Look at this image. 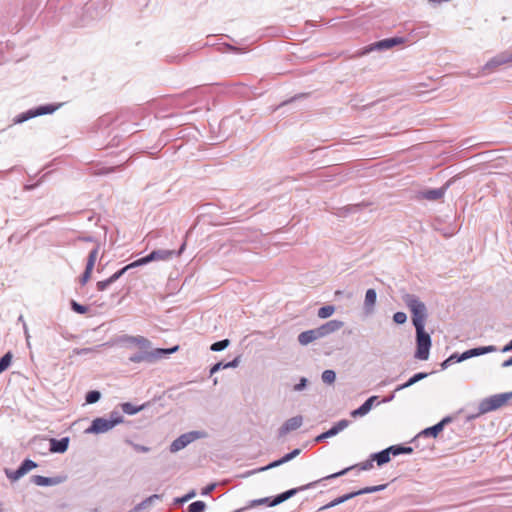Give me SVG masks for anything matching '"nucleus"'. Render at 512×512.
Here are the masks:
<instances>
[{"label": "nucleus", "instance_id": "obj_1", "mask_svg": "<svg viewBox=\"0 0 512 512\" xmlns=\"http://www.w3.org/2000/svg\"><path fill=\"white\" fill-rule=\"evenodd\" d=\"M403 301L412 314V323L415 329L425 328V321L427 319L425 303L418 296L409 293L403 296Z\"/></svg>", "mask_w": 512, "mask_h": 512}, {"label": "nucleus", "instance_id": "obj_2", "mask_svg": "<svg viewBox=\"0 0 512 512\" xmlns=\"http://www.w3.org/2000/svg\"><path fill=\"white\" fill-rule=\"evenodd\" d=\"M177 348V346L172 349L157 348L154 350H151V348H139V351L137 353L132 354L128 359L130 362L133 363H153L157 359L161 358L163 355L173 352Z\"/></svg>", "mask_w": 512, "mask_h": 512}, {"label": "nucleus", "instance_id": "obj_3", "mask_svg": "<svg viewBox=\"0 0 512 512\" xmlns=\"http://www.w3.org/2000/svg\"><path fill=\"white\" fill-rule=\"evenodd\" d=\"M186 246V243L184 242L178 251L176 250H170V249H158L153 250L151 253L146 255L145 257H142L138 260H136V264L138 266H142L145 264H148L152 261H168L172 259L173 257L179 256L182 254Z\"/></svg>", "mask_w": 512, "mask_h": 512}, {"label": "nucleus", "instance_id": "obj_4", "mask_svg": "<svg viewBox=\"0 0 512 512\" xmlns=\"http://www.w3.org/2000/svg\"><path fill=\"white\" fill-rule=\"evenodd\" d=\"M512 399V391L500 394H494L490 397L484 398L479 403V414H486L488 412L497 410L505 405Z\"/></svg>", "mask_w": 512, "mask_h": 512}, {"label": "nucleus", "instance_id": "obj_5", "mask_svg": "<svg viewBox=\"0 0 512 512\" xmlns=\"http://www.w3.org/2000/svg\"><path fill=\"white\" fill-rule=\"evenodd\" d=\"M386 487H387V484H381V485H377V486L365 487L360 490H357V491H354V492H351L348 494H344V495L332 500L331 502L325 504L324 506L320 507L319 511L330 509L332 507L342 504V503H344L356 496H359V495L383 491L384 489H386Z\"/></svg>", "mask_w": 512, "mask_h": 512}, {"label": "nucleus", "instance_id": "obj_6", "mask_svg": "<svg viewBox=\"0 0 512 512\" xmlns=\"http://www.w3.org/2000/svg\"><path fill=\"white\" fill-rule=\"evenodd\" d=\"M416 330V352L414 357L419 360H427L432 345L431 336L425 331V328Z\"/></svg>", "mask_w": 512, "mask_h": 512}, {"label": "nucleus", "instance_id": "obj_7", "mask_svg": "<svg viewBox=\"0 0 512 512\" xmlns=\"http://www.w3.org/2000/svg\"><path fill=\"white\" fill-rule=\"evenodd\" d=\"M204 436L203 432L200 431H190L187 433H184L180 435L178 438H176L169 447V450L171 453H176L182 449H184L186 446H188L193 441L201 438Z\"/></svg>", "mask_w": 512, "mask_h": 512}, {"label": "nucleus", "instance_id": "obj_8", "mask_svg": "<svg viewBox=\"0 0 512 512\" xmlns=\"http://www.w3.org/2000/svg\"><path fill=\"white\" fill-rule=\"evenodd\" d=\"M510 62H512V50L511 51H504V52H501V53L497 54L493 58H491L482 67V71L484 73H491L496 68H498V67H500V66H502L504 64L510 63Z\"/></svg>", "mask_w": 512, "mask_h": 512}, {"label": "nucleus", "instance_id": "obj_9", "mask_svg": "<svg viewBox=\"0 0 512 512\" xmlns=\"http://www.w3.org/2000/svg\"><path fill=\"white\" fill-rule=\"evenodd\" d=\"M116 421H110L109 419L98 417L95 418L91 425L85 430L87 434H100L105 433L114 428L117 425Z\"/></svg>", "mask_w": 512, "mask_h": 512}, {"label": "nucleus", "instance_id": "obj_10", "mask_svg": "<svg viewBox=\"0 0 512 512\" xmlns=\"http://www.w3.org/2000/svg\"><path fill=\"white\" fill-rule=\"evenodd\" d=\"M403 43H405V38H403V37H392V38L382 39L380 41H377V42L369 45L366 48L365 53L374 51V50H377V51L388 50L390 48H393V47L403 44Z\"/></svg>", "mask_w": 512, "mask_h": 512}, {"label": "nucleus", "instance_id": "obj_11", "mask_svg": "<svg viewBox=\"0 0 512 512\" xmlns=\"http://www.w3.org/2000/svg\"><path fill=\"white\" fill-rule=\"evenodd\" d=\"M303 424V417L301 415L294 416L286 420L283 425L278 429V437L282 438L289 432L300 428Z\"/></svg>", "mask_w": 512, "mask_h": 512}, {"label": "nucleus", "instance_id": "obj_12", "mask_svg": "<svg viewBox=\"0 0 512 512\" xmlns=\"http://www.w3.org/2000/svg\"><path fill=\"white\" fill-rule=\"evenodd\" d=\"M119 341L127 346L135 345L138 348H151V342L143 336L123 335Z\"/></svg>", "mask_w": 512, "mask_h": 512}, {"label": "nucleus", "instance_id": "obj_13", "mask_svg": "<svg viewBox=\"0 0 512 512\" xmlns=\"http://www.w3.org/2000/svg\"><path fill=\"white\" fill-rule=\"evenodd\" d=\"M344 326V322L341 321V320H330L324 324H322L321 326L317 327V332L319 334V336H321V338L329 335V334H332L338 330H340L342 327Z\"/></svg>", "mask_w": 512, "mask_h": 512}, {"label": "nucleus", "instance_id": "obj_14", "mask_svg": "<svg viewBox=\"0 0 512 512\" xmlns=\"http://www.w3.org/2000/svg\"><path fill=\"white\" fill-rule=\"evenodd\" d=\"M373 462L374 460H372V458L370 457L368 460L362 462V463H359V464H355V465H352L350 467H347L339 472H336V473H333L331 475H328L326 477H323L322 480H327V479H333V478H337V477H340L342 475H345L348 471L352 470V469H355V468H358L359 470H363V471H366V470H370L372 467H373Z\"/></svg>", "mask_w": 512, "mask_h": 512}, {"label": "nucleus", "instance_id": "obj_15", "mask_svg": "<svg viewBox=\"0 0 512 512\" xmlns=\"http://www.w3.org/2000/svg\"><path fill=\"white\" fill-rule=\"evenodd\" d=\"M66 477L64 476H56V477H45L41 475H33L31 477V482L37 486H54L64 482Z\"/></svg>", "mask_w": 512, "mask_h": 512}, {"label": "nucleus", "instance_id": "obj_16", "mask_svg": "<svg viewBox=\"0 0 512 512\" xmlns=\"http://www.w3.org/2000/svg\"><path fill=\"white\" fill-rule=\"evenodd\" d=\"M378 400V396L369 397L362 405H360L357 409L351 411L350 415L353 418L363 417L370 412L373 407V404Z\"/></svg>", "mask_w": 512, "mask_h": 512}, {"label": "nucleus", "instance_id": "obj_17", "mask_svg": "<svg viewBox=\"0 0 512 512\" xmlns=\"http://www.w3.org/2000/svg\"><path fill=\"white\" fill-rule=\"evenodd\" d=\"M69 437H63L61 439H50V451L53 453H64L67 451L69 446Z\"/></svg>", "mask_w": 512, "mask_h": 512}, {"label": "nucleus", "instance_id": "obj_18", "mask_svg": "<svg viewBox=\"0 0 512 512\" xmlns=\"http://www.w3.org/2000/svg\"><path fill=\"white\" fill-rule=\"evenodd\" d=\"M449 185H450V182H447L445 185H443L440 188L426 190L423 192V197L430 201L439 200L444 196Z\"/></svg>", "mask_w": 512, "mask_h": 512}, {"label": "nucleus", "instance_id": "obj_19", "mask_svg": "<svg viewBox=\"0 0 512 512\" xmlns=\"http://www.w3.org/2000/svg\"><path fill=\"white\" fill-rule=\"evenodd\" d=\"M320 338H321V336H319L317 329L315 328V329H310V330L301 332L298 335V342L301 345L306 346V345L310 344L311 342H313L317 339H320Z\"/></svg>", "mask_w": 512, "mask_h": 512}, {"label": "nucleus", "instance_id": "obj_20", "mask_svg": "<svg viewBox=\"0 0 512 512\" xmlns=\"http://www.w3.org/2000/svg\"><path fill=\"white\" fill-rule=\"evenodd\" d=\"M377 300V293L375 289H368L365 294L364 300V310L367 314H370L374 311V306Z\"/></svg>", "mask_w": 512, "mask_h": 512}, {"label": "nucleus", "instance_id": "obj_21", "mask_svg": "<svg viewBox=\"0 0 512 512\" xmlns=\"http://www.w3.org/2000/svg\"><path fill=\"white\" fill-rule=\"evenodd\" d=\"M428 375L429 374L426 372H418V373L414 374L412 377H410L405 383L397 386L395 391H401L403 389H406V388L414 385L415 383L425 379L426 377H428Z\"/></svg>", "mask_w": 512, "mask_h": 512}, {"label": "nucleus", "instance_id": "obj_22", "mask_svg": "<svg viewBox=\"0 0 512 512\" xmlns=\"http://www.w3.org/2000/svg\"><path fill=\"white\" fill-rule=\"evenodd\" d=\"M320 481H322V479L310 482V483H308L306 485H302V486L297 487V488L289 489V490H287V491H285L283 493H284L286 499L288 500L291 497L295 496L300 491L308 490L310 488L315 487Z\"/></svg>", "mask_w": 512, "mask_h": 512}, {"label": "nucleus", "instance_id": "obj_23", "mask_svg": "<svg viewBox=\"0 0 512 512\" xmlns=\"http://www.w3.org/2000/svg\"><path fill=\"white\" fill-rule=\"evenodd\" d=\"M371 458L377 463L378 466H382L388 463L391 459L387 448L371 454Z\"/></svg>", "mask_w": 512, "mask_h": 512}, {"label": "nucleus", "instance_id": "obj_24", "mask_svg": "<svg viewBox=\"0 0 512 512\" xmlns=\"http://www.w3.org/2000/svg\"><path fill=\"white\" fill-rule=\"evenodd\" d=\"M387 449L389 454L393 456H398L401 454H411L413 452L412 447L404 446L401 444L389 446Z\"/></svg>", "mask_w": 512, "mask_h": 512}, {"label": "nucleus", "instance_id": "obj_25", "mask_svg": "<svg viewBox=\"0 0 512 512\" xmlns=\"http://www.w3.org/2000/svg\"><path fill=\"white\" fill-rule=\"evenodd\" d=\"M60 105H53V104H47V105H41L36 108H33L35 112V116H42L46 114H52L54 111L58 109Z\"/></svg>", "mask_w": 512, "mask_h": 512}, {"label": "nucleus", "instance_id": "obj_26", "mask_svg": "<svg viewBox=\"0 0 512 512\" xmlns=\"http://www.w3.org/2000/svg\"><path fill=\"white\" fill-rule=\"evenodd\" d=\"M442 431H443V430H442V428H441V427H440V425L437 423V424H435V425H433V426H431V427H428V428H425L424 430H422V431L418 434L417 438L422 437V436H424V437L431 436V437H434V438H435V437H437V436H438V434H439L440 432H442Z\"/></svg>", "mask_w": 512, "mask_h": 512}, {"label": "nucleus", "instance_id": "obj_27", "mask_svg": "<svg viewBox=\"0 0 512 512\" xmlns=\"http://www.w3.org/2000/svg\"><path fill=\"white\" fill-rule=\"evenodd\" d=\"M145 406H146L145 404L140 405V406H135L130 402H125V403L121 404V409L125 414L134 415V414L140 412L141 410H143L145 408Z\"/></svg>", "mask_w": 512, "mask_h": 512}, {"label": "nucleus", "instance_id": "obj_28", "mask_svg": "<svg viewBox=\"0 0 512 512\" xmlns=\"http://www.w3.org/2000/svg\"><path fill=\"white\" fill-rule=\"evenodd\" d=\"M496 350H497V348L494 345L476 347V348L471 349L473 357H477V356H481V355H484L487 353L495 352Z\"/></svg>", "mask_w": 512, "mask_h": 512}, {"label": "nucleus", "instance_id": "obj_29", "mask_svg": "<svg viewBox=\"0 0 512 512\" xmlns=\"http://www.w3.org/2000/svg\"><path fill=\"white\" fill-rule=\"evenodd\" d=\"M136 264V261L126 265L125 267L121 268L120 270H118L117 272H115L114 274H112L109 278H110V281H112L113 283L116 282L119 278H121L128 270L132 269V268H135V267H139L138 265H135Z\"/></svg>", "mask_w": 512, "mask_h": 512}, {"label": "nucleus", "instance_id": "obj_30", "mask_svg": "<svg viewBox=\"0 0 512 512\" xmlns=\"http://www.w3.org/2000/svg\"><path fill=\"white\" fill-rule=\"evenodd\" d=\"M34 117H36L34 110L29 109L26 112H23V113L17 115L16 118L14 119V123L20 124V123H23L27 120L34 118Z\"/></svg>", "mask_w": 512, "mask_h": 512}, {"label": "nucleus", "instance_id": "obj_31", "mask_svg": "<svg viewBox=\"0 0 512 512\" xmlns=\"http://www.w3.org/2000/svg\"><path fill=\"white\" fill-rule=\"evenodd\" d=\"M334 311L335 307L333 305H325L318 310L317 316L321 319H326L330 317L334 313Z\"/></svg>", "mask_w": 512, "mask_h": 512}, {"label": "nucleus", "instance_id": "obj_32", "mask_svg": "<svg viewBox=\"0 0 512 512\" xmlns=\"http://www.w3.org/2000/svg\"><path fill=\"white\" fill-rule=\"evenodd\" d=\"M12 358H13V355H12V353L10 351L5 353L0 358V374L2 372H4L11 365Z\"/></svg>", "mask_w": 512, "mask_h": 512}, {"label": "nucleus", "instance_id": "obj_33", "mask_svg": "<svg viewBox=\"0 0 512 512\" xmlns=\"http://www.w3.org/2000/svg\"><path fill=\"white\" fill-rule=\"evenodd\" d=\"M321 378L325 384L331 385L336 380V373L334 370L327 369L323 371Z\"/></svg>", "mask_w": 512, "mask_h": 512}, {"label": "nucleus", "instance_id": "obj_34", "mask_svg": "<svg viewBox=\"0 0 512 512\" xmlns=\"http://www.w3.org/2000/svg\"><path fill=\"white\" fill-rule=\"evenodd\" d=\"M206 509V504L204 501H195V502H192L188 508H187V512H204Z\"/></svg>", "mask_w": 512, "mask_h": 512}, {"label": "nucleus", "instance_id": "obj_35", "mask_svg": "<svg viewBox=\"0 0 512 512\" xmlns=\"http://www.w3.org/2000/svg\"><path fill=\"white\" fill-rule=\"evenodd\" d=\"M101 398V393L98 390H91L87 392L85 401L87 404H94Z\"/></svg>", "mask_w": 512, "mask_h": 512}, {"label": "nucleus", "instance_id": "obj_36", "mask_svg": "<svg viewBox=\"0 0 512 512\" xmlns=\"http://www.w3.org/2000/svg\"><path fill=\"white\" fill-rule=\"evenodd\" d=\"M98 251H99V247L97 246L89 252V255L87 258V263H86V267H89V269L94 268V265H95V262H96V259L98 256Z\"/></svg>", "mask_w": 512, "mask_h": 512}, {"label": "nucleus", "instance_id": "obj_37", "mask_svg": "<svg viewBox=\"0 0 512 512\" xmlns=\"http://www.w3.org/2000/svg\"><path fill=\"white\" fill-rule=\"evenodd\" d=\"M5 474H6L7 478L10 479L11 481H17V480H19L21 477H23L25 475L23 473V471L21 472L20 467H18L14 471L9 470V469H5Z\"/></svg>", "mask_w": 512, "mask_h": 512}, {"label": "nucleus", "instance_id": "obj_38", "mask_svg": "<svg viewBox=\"0 0 512 512\" xmlns=\"http://www.w3.org/2000/svg\"><path fill=\"white\" fill-rule=\"evenodd\" d=\"M282 461H281V458L278 459V460H275L271 463H269L268 465L264 466V467H260L258 469H255L253 471H250L247 473V475H251V474H254V473H257V472H263V471H267L269 469H272V468H275V467H278L280 465H282Z\"/></svg>", "mask_w": 512, "mask_h": 512}, {"label": "nucleus", "instance_id": "obj_39", "mask_svg": "<svg viewBox=\"0 0 512 512\" xmlns=\"http://www.w3.org/2000/svg\"><path fill=\"white\" fill-rule=\"evenodd\" d=\"M230 344V341L228 339H223L220 341H217L213 343L210 347V349L214 352H220L225 350Z\"/></svg>", "mask_w": 512, "mask_h": 512}, {"label": "nucleus", "instance_id": "obj_40", "mask_svg": "<svg viewBox=\"0 0 512 512\" xmlns=\"http://www.w3.org/2000/svg\"><path fill=\"white\" fill-rule=\"evenodd\" d=\"M70 307L71 309L75 312V313H78V314H85L88 312L89 310V307L88 306H85V305H82L78 302H76L75 300H71L70 301Z\"/></svg>", "mask_w": 512, "mask_h": 512}, {"label": "nucleus", "instance_id": "obj_41", "mask_svg": "<svg viewBox=\"0 0 512 512\" xmlns=\"http://www.w3.org/2000/svg\"><path fill=\"white\" fill-rule=\"evenodd\" d=\"M38 465L36 462H34L33 460L31 459H25L21 464H20V469H21V472L23 471L24 474L28 473L30 470L36 468Z\"/></svg>", "mask_w": 512, "mask_h": 512}, {"label": "nucleus", "instance_id": "obj_42", "mask_svg": "<svg viewBox=\"0 0 512 512\" xmlns=\"http://www.w3.org/2000/svg\"><path fill=\"white\" fill-rule=\"evenodd\" d=\"M459 358V354L458 353H454L452 355H450L447 359H445L442 363H441V368L442 369H447L450 365L454 364V363H458V362H461Z\"/></svg>", "mask_w": 512, "mask_h": 512}, {"label": "nucleus", "instance_id": "obj_43", "mask_svg": "<svg viewBox=\"0 0 512 512\" xmlns=\"http://www.w3.org/2000/svg\"><path fill=\"white\" fill-rule=\"evenodd\" d=\"M159 496L157 494H154L148 498H146L144 501L136 505L133 509H131L129 512L139 511L140 509L145 508L148 504H150L154 499H158Z\"/></svg>", "mask_w": 512, "mask_h": 512}, {"label": "nucleus", "instance_id": "obj_44", "mask_svg": "<svg viewBox=\"0 0 512 512\" xmlns=\"http://www.w3.org/2000/svg\"><path fill=\"white\" fill-rule=\"evenodd\" d=\"M350 424V421L347 420V419H342L340 421H338L337 423H335L332 428L333 430L335 431L336 435L343 431L345 428H347Z\"/></svg>", "mask_w": 512, "mask_h": 512}, {"label": "nucleus", "instance_id": "obj_45", "mask_svg": "<svg viewBox=\"0 0 512 512\" xmlns=\"http://www.w3.org/2000/svg\"><path fill=\"white\" fill-rule=\"evenodd\" d=\"M336 433L335 431L333 430V428L331 427L329 430H327L326 432H323L321 433L320 435H318L316 438H315V442L319 443V442H322L324 441L325 439L327 438H330V437H333L335 436Z\"/></svg>", "mask_w": 512, "mask_h": 512}, {"label": "nucleus", "instance_id": "obj_46", "mask_svg": "<svg viewBox=\"0 0 512 512\" xmlns=\"http://www.w3.org/2000/svg\"><path fill=\"white\" fill-rule=\"evenodd\" d=\"M286 500L287 499H286L284 493L282 492V493L276 495L275 497L271 498V501L269 502V507L277 506Z\"/></svg>", "mask_w": 512, "mask_h": 512}, {"label": "nucleus", "instance_id": "obj_47", "mask_svg": "<svg viewBox=\"0 0 512 512\" xmlns=\"http://www.w3.org/2000/svg\"><path fill=\"white\" fill-rule=\"evenodd\" d=\"M286 500L287 499H286L284 493L282 492V493L276 495L275 497L271 498V501L269 502V507L277 506Z\"/></svg>", "mask_w": 512, "mask_h": 512}, {"label": "nucleus", "instance_id": "obj_48", "mask_svg": "<svg viewBox=\"0 0 512 512\" xmlns=\"http://www.w3.org/2000/svg\"><path fill=\"white\" fill-rule=\"evenodd\" d=\"M393 321L396 323V324H404L406 321H407V315L406 313L404 312H396L394 315H393Z\"/></svg>", "mask_w": 512, "mask_h": 512}, {"label": "nucleus", "instance_id": "obj_49", "mask_svg": "<svg viewBox=\"0 0 512 512\" xmlns=\"http://www.w3.org/2000/svg\"><path fill=\"white\" fill-rule=\"evenodd\" d=\"M93 269H89V267H85V270L80 278L81 285H85L89 279L91 278Z\"/></svg>", "mask_w": 512, "mask_h": 512}, {"label": "nucleus", "instance_id": "obj_50", "mask_svg": "<svg viewBox=\"0 0 512 512\" xmlns=\"http://www.w3.org/2000/svg\"><path fill=\"white\" fill-rule=\"evenodd\" d=\"M113 282L110 281V278H107L105 280H102V281H98L97 284H96V287H97V290L98 291H104L106 290Z\"/></svg>", "mask_w": 512, "mask_h": 512}, {"label": "nucleus", "instance_id": "obj_51", "mask_svg": "<svg viewBox=\"0 0 512 512\" xmlns=\"http://www.w3.org/2000/svg\"><path fill=\"white\" fill-rule=\"evenodd\" d=\"M271 501V497H265L260 499H255L250 502L249 507H254L257 505L267 504L269 506V502Z\"/></svg>", "mask_w": 512, "mask_h": 512}, {"label": "nucleus", "instance_id": "obj_52", "mask_svg": "<svg viewBox=\"0 0 512 512\" xmlns=\"http://www.w3.org/2000/svg\"><path fill=\"white\" fill-rule=\"evenodd\" d=\"M110 421H118L117 425L124 421V417L118 411H112L109 417Z\"/></svg>", "mask_w": 512, "mask_h": 512}, {"label": "nucleus", "instance_id": "obj_53", "mask_svg": "<svg viewBox=\"0 0 512 512\" xmlns=\"http://www.w3.org/2000/svg\"><path fill=\"white\" fill-rule=\"evenodd\" d=\"M307 383H308L307 378L301 377L299 383L294 386L293 390L294 391H302L303 389L306 388Z\"/></svg>", "mask_w": 512, "mask_h": 512}, {"label": "nucleus", "instance_id": "obj_54", "mask_svg": "<svg viewBox=\"0 0 512 512\" xmlns=\"http://www.w3.org/2000/svg\"><path fill=\"white\" fill-rule=\"evenodd\" d=\"M225 363L224 362H218L214 364L210 369V375H213L214 373L218 372L221 369H225Z\"/></svg>", "mask_w": 512, "mask_h": 512}, {"label": "nucleus", "instance_id": "obj_55", "mask_svg": "<svg viewBox=\"0 0 512 512\" xmlns=\"http://www.w3.org/2000/svg\"><path fill=\"white\" fill-rule=\"evenodd\" d=\"M472 357H473L472 356V351H471V349H469V350H466L465 352H463L462 354H459V358L458 359H460V361L462 362V361H465V360L470 359Z\"/></svg>", "mask_w": 512, "mask_h": 512}, {"label": "nucleus", "instance_id": "obj_56", "mask_svg": "<svg viewBox=\"0 0 512 512\" xmlns=\"http://www.w3.org/2000/svg\"><path fill=\"white\" fill-rule=\"evenodd\" d=\"M133 448L137 451V452H142V453H146L150 450L149 447L147 446H144V445H140V444H133Z\"/></svg>", "mask_w": 512, "mask_h": 512}, {"label": "nucleus", "instance_id": "obj_57", "mask_svg": "<svg viewBox=\"0 0 512 512\" xmlns=\"http://www.w3.org/2000/svg\"><path fill=\"white\" fill-rule=\"evenodd\" d=\"M306 96H307V94H305V93H301V94L295 95V96H294V97H292L291 99H289V100H287V101L282 102L280 106H284V105H286V104H288V103H290V102H293V101H295V100H297V99H300V98H303V97H306Z\"/></svg>", "mask_w": 512, "mask_h": 512}, {"label": "nucleus", "instance_id": "obj_58", "mask_svg": "<svg viewBox=\"0 0 512 512\" xmlns=\"http://www.w3.org/2000/svg\"><path fill=\"white\" fill-rule=\"evenodd\" d=\"M239 364V357H236L230 362L225 363L226 368H235Z\"/></svg>", "mask_w": 512, "mask_h": 512}, {"label": "nucleus", "instance_id": "obj_59", "mask_svg": "<svg viewBox=\"0 0 512 512\" xmlns=\"http://www.w3.org/2000/svg\"><path fill=\"white\" fill-rule=\"evenodd\" d=\"M452 421V418L450 416L444 417L441 421L438 422L442 430L444 429L445 425L450 423Z\"/></svg>", "mask_w": 512, "mask_h": 512}, {"label": "nucleus", "instance_id": "obj_60", "mask_svg": "<svg viewBox=\"0 0 512 512\" xmlns=\"http://www.w3.org/2000/svg\"><path fill=\"white\" fill-rule=\"evenodd\" d=\"M214 488H215V484H210L203 489L202 494L207 495V494L211 493L214 490Z\"/></svg>", "mask_w": 512, "mask_h": 512}, {"label": "nucleus", "instance_id": "obj_61", "mask_svg": "<svg viewBox=\"0 0 512 512\" xmlns=\"http://www.w3.org/2000/svg\"><path fill=\"white\" fill-rule=\"evenodd\" d=\"M481 414H479V411L477 413H474V414H468L466 416V421L467 422H471L473 421L474 419H476L477 417H479Z\"/></svg>", "mask_w": 512, "mask_h": 512}, {"label": "nucleus", "instance_id": "obj_62", "mask_svg": "<svg viewBox=\"0 0 512 512\" xmlns=\"http://www.w3.org/2000/svg\"><path fill=\"white\" fill-rule=\"evenodd\" d=\"M395 392L396 391L394 390V392H392L390 395H388L385 398H383L382 402L383 403L391 402L394 399V397H395Z\"/></svg>", "mask_w": 512, "mask_h": 512}, {"label": "nucleus", "instance_id": "obj_63", "mask_svg": "<svg viewBox=\"0 0 512 512\" xmlns=\"http://www.w3.org/2000/svg\"><path fill=\"white\" fill-rule=\"evenodd\" d=\"M292 459H293V458H292V456H291V454H290V452H289V453L285 454V455L281 458V461H282V463L284 464V463H287V462L291 461Z\"/></svg>", "mask_w": 512, "mask_h": 512}, {"label": "nucleus", "instance_id": "obj_64", "mask_svg": "<svg viewBox=\"0 0 512 512\" xmlns=\"http://www.w3.org/2000/svg\"><path fill=\"white\" fill-rule=\"evenodd\" d=\"M501 366H502L503 368H506V367H510V366H512V356H511L509 359L505 360V361L501 364Z\"/></svg>", "mask_w": 512, "mask_h": 512}]
</instances>
